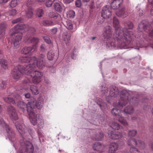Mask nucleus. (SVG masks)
Segmentation results:
<instances>
[{"mask_svg":"<svg viewBox=\"0 0 153 153\" xmlns=\"http://www.w3.org/2000/svg\"><path fill=\"white\" fill-rule=\"evenodd\" d=\"M28 65H18L15 67L13 69V77L15 79H19L22 76L25 74L29 75L32 78L33 82L38 84L40 81L41 77L42 76V73L39 71L33 70L34 68L30 69Z\"/></svg>","mask_w":153,"mask_h":153,"instance_id":"obj_1","label":"nucleus"},{"mask_svg":"<svg viewBox=\"0 0 153 153\" xmlns=\"http://www.w3.org/2000/svg\"><path fill=\"white\" fill-rule=\"evenodd\" d=\"M113 26L115 30L116 37L118 38V45L122 47L128 45L132 41V33L127 30H123L120 26L118 20L115 17L113 18Z\"/></svg>","mask_w":153,"mask_h":153,"instance_id":"obj_2","label":"nucleus"},{"mask_svg":"<svg viewBox=\"0 0 153 153\" xmlns=\"http://www.w3.org/2000/svg\"><path fill=\"white\" fill-rule=\"evenodd\" d=\"M23 30L25 31L28 30L29 32L32 33V35L36 32L34 27H30L27 24H19L16 25L10 30V35L12 36L11 43L13 45L14 49H17L20 46L22 37V33L20 31Z\"/></svg>","mask_w":153,"mask_h":153,"instance_id":"obj_3","label":"nucleus"},{"mask_svg":"<svg viewBox=\"0 0 153 153\" xmlns=\"http://www.w3.org/2000/svg\"><path fill=\"white\" fill-rule=\"evenodd\" d=\"M120 99L118 102V105L119 106L123 107L127 103H128V102L131 105H127L124 108L123 111L124 113L131 114H132L134 111V110L133 106L131 105L132 104L135 105L136 104L138 103L139 100L136 97H133L130 99L129 101L128 99L129 98V94L128 92L126 90H123L121 91L120 94Z\"/></svg>","mask_w":153,"mask_h":153,"instance_id":"obj_4","label":"nucleus"},{"mask_svg":"<svg viewBox=\"0 0 153 153\" xmlns=\"http://www.w3.org/2000/svg\"><path fill=\"white\" fill-rule=\"evenodd\" d=\"M45 56L41 54L39 56L38 59L35 56H21L19 58V60L22 63H27V65L29 66V69L35 68L37 67L39 69H42L45 65Z\"/></svg>","mask_w":153,"mask_h":153,"instance_id":"obj_5","label":"nucleus"},{"mask_svg":"<svg viewBox=\"0 0 153 153\" xmlns=\"http://www.w3.org/2000/svg\"><path fill=\"white\" fill-rule=\"evenodd\" d=\"M112 33L113 29L110 26H107L104 28L102 34L104 39H107V46L111 48H114L116 46L121 48H127V46L122 47L118 45V37H116V32L113 35Z\"/></svg>","mask_w":153,"mask_h":153,"instance_id":"obj_6","label":"nucleus"},{"mask_svg":"<svg viewBox=\"0 0 153 153\" xmlns=\"http://www.w3.org/2000/svg\"><path fill=\"white\" fill-rule=\"evenodd\" d=\"M34 149L33 145L30 141L21 140L20 146L17 153H33Z\"/></svg>","mask_w":153,"mask_h":153,"instance_id":"obj_7","label":"nucleus"},{"mask_svg":"<svg viewBox=\"0 0 153 153\" xmlns=\"http://www.w3.org/2000/svg\"><path fill=\"white\" fill-rule=\"evenodd\" d=\"M33 103L32 102H29L28 107L27 109V112L29 116V120L31 123L33 125L37 124L38 120L36 114L33 112L34 107L36 106V102L33 100Z\"/></svg>","mask_w":153,"mask_h":153,"instance_id":"obj_8","label":"nucleus"},{"mask_svg":"<svg viewBox=\"0 0 153 153\" xmlns=\"http://www.w3.org/2000/svg\"><path fill=\"white\" fill-rule=\"evenodd\" d=\"M112 114L115 116L117 117L118 121L126 127L128 126V123L126 120L123 117V114L124 113L123 111L120 110V109L116 107L113 108L111 111Z\"/></svg>","mask_w":153,"mask_h":153,"instance_id":"obj_9","label":"nucleus"},{"mask_svg":"<svg viewBox=\"0 0 153 153\" xmlns=\"http://www.w3.org/2000/svg\"><path fill=\"white\" fill-rule=\"evenodd\" d=\"M20 99L21 97L19 94H17L14 95L13 93H12L8 97H4V100L6 102L14 104Z\"/></svg>","mask_w":153,"mask_h":153,"instance_id":"obj_10","label":"nucleus"},{"mask_svg":"<svg viewBox=\"0 0 153 153\" xmlns=\"http://www.w3.org/2000/svg\"><path fill=\"white\" fill-rule=\"evenodd\" d=\"M0 125L2 127H5L7 132V135L10 139H12L14 136V133L13 130L11 128L9 125H7L4 121L3 120L0 118Z\"/></svg>","mask_w":153,"mask_h":153,"instance_id":"obj_11","label":"nucleus"},{"mask_svg":"<svg viewBox=\"0 0 153 153\" xmlns=\"http://www.w3.org/2000/svg\"><path fill=\"white\" fill-rule=\"evenodd\" d=\"M128 145L130 146H132L135 145L137 147L140 149H143L145 147V144L144 142L140 140H138V142L134 138H130L129 139L127 143Z\"/></svg>","mask_w":153,"mask_h":153,"instance_id":"obj_12","label":"nucleus"},{"mask_svg":"<svg viewBox=\"0 0 153 153\" xmlns=\"http://www.w3.org/2000/svg\"><path fill=\"white\" fill-rule=\"evenodd\" d=\"M112 9L109 6H105L102 9V16L104 19L109 18L111 15Z\"/></svg>","mask_w":153,"mask_h":153,"instance_id":"obj_13","label":"nucleus"},{"mask_svg":"<svg viewBox=\"0 0 153 153\" xmlns=\"http://www.w3.org/2000/svg\"><path fill=\"white\" fill-rule=\"evenodd\" d=\"M24 42L27 44L32 43L37 46L36 44L39 42V39L37 38H32L29 35V33H28L24 37Z\"/></svg>","mask_w":153,"mask_h":153,"instance_id":"obj_14","label":"nucleus"},{"mask_svg":"<svg viewBox=\"0 0 153 153\" xmlns=\"http://www.w3.org/2000/svg\"><path fill=\"white\" fill-rule=\"evenodd\" d=\"M152 27L146 20H144L142 21L138 25L139 29H143L146 32L149 31Z\"/></svg>","mask_w":153,"mask_h":153,"instance_id":"obj_15","label":"nucleus"},{"mask_svg":"<svg viewBox=\"0 0 153 153\" xmlns=\"http://www.w3.org/2000/svg\"><path fill=\"white\" fill-rule=\"evenodd\" d=\"M7 112L10 117L14 120L18 119V117L15 108L12 106H9L7 109Z\"/></svg>","mask_w":153,"mask_h":153,"instance_id":"obj_16","label":"nucleus"},{"mask_svg":"<svg viewBox=\"0 0 153 153\" xmlns=\"http://www.w3.org/2000/svg\"><path fill=\"white\" fill-rule=\"evenodd\" d=\"M33 100L36 101L33 98L30 101L28 102V104H26L23 101H17L18 106L20 108V110L22 111L23 112H24L26 109L27 110V109L28 107V105L29 104V103L32 102L31 103H33Z\"/></svg>","mask_w":153,"mask_h":153,"instance_id":"obj_17","label":"nucleus"},{"mask_svg":"<svg viewBox=\"0 0 153 153\" xmlns=\"http://www.w3.org/2000/svg\"><path fill=\"white\" fill-rule=\"evenodd\" d=\"M15 126L19 133L22 135H23L26 130L25 125L22 120L20 121H17L15 123Z\"/></svg>","mask_w":153,"mask_h":153,"instance_id":"obj_18","label":"nucleus"},{"mask_svg":"<svg viewBox=\"0 0 153 153\" xmlns=\"http://www.w3.org/2000/svg\"><path fill=\"white\" fill-rule=\"evenodd\" d=\"M36 48V45H33L32 47L25 46L22 48L21 52L24 54H27L30 52L34 51Z\"/></svg>","mask_w":153,"mask_h":153,"instance_id":"obj_19","label":"nucleus"},{"mask_svg":"<svg viewBox=\"0 0 153 153\" xmlns=\"http://www.w3.org/2000/svg\"><path fill=\"white\" fill-rule=\"evenodd\" d=\"M33 0H28L27 3V6L30 9L26 11V17L28 18H31L33 15V12L32 10L30 9L31 6L33 4Z\"/></svg>","mask_w":153,"mask_h":153,"instance_id":"obj_20","label":"nucleus"},{"mask_svg":"<svg viewBox=\"0 0 153 153\" xmlns=\"http://www.w3.org/2000/svg\"><path fill=\"white\" fill-rule=\"evenodd\" d=\"M109 94L111 97H115L119 95V91L118 88L114 85L110 86Z\"/></svg>","mask_w":153,"mask_h":153,"instance_id":"obj_21","label":"nucleus"},{"mask_svg":"<svg viewBox=\"0 0 153 153\" xmlns=\"http://www.w3.org/2000/svg\"><path fill=\"white\" fill-rule=\"evenodd\" d=\"M109 137L112 139L116 140L121 138L122 137V134L119 132H116L114 131H110L109 133Z\"/></svg>","mask_w":153,"mask_h":153,"instance_id":"obj_22","label":"nucleus"},{"mask_svg":"<svg viewBox=\"0 0 153 153\" xmlns=\"http://www.w3.org/2000/svg\"><path fill=\"white\" fill-rule=\"evenodd\" d=\"M118 145L116 143H112L109 145V153H114L118 150Z\"/></svg>","mask_w":153,"mask_h":153,"instance_id":"obj_23","label":"nucleus"},{"mask_svg":"<svg viewBox=\"0 0 153 153\" xmlns=\"http://www.w3.org/2000/svg\"><path fill=\"white\" fill-rule=\"evenodd\" d=\"M123 2V0H114L111 4V7L113 9H117Z\"/></svg>","mask_w":153,"mask_h":153,"instance_id":"obj_24","label":"nucleus"},{"mask_svg":"<svg viewBox=\"0 0 153 153\" xmlns=\"http://www.w3.org/2000/svg\"><path fill=\"white\" fill-rule=\"evenodd\" d=\"M128 13L126 12L125 8H123L116 13V15L119 17L125 18L128 16Z\"/></svg>","mask_w":153,"mask_h":153,"instance_id":"obj_25","label":"nucleus"},{"mask_svg":"<svg viewBox=\"0 0 153 153\" xmlns=\"http://www.w3.org/2000/svg\"><path fill=\"white\" fill-rule=\"evenodd\" d=\"M104 146L100 142L95 143L93 145V148L94 150L102 152L104 148Z\"/></svg>","mask_w":153,"mask_h":153,"instance_id":"obj_26","label":"nucleus"},{"mask_svg":"<svg viewBox=\"0 0 153 153\" xmlns=\"http://www.w3.org/2000/svg\"><path fill=\"white\" fill-rule=\"evenodd\" d=\"M71 36V34L68 32H65L63 34L62 38L67 45H68L69 41L70 40Z\"/></svg>","mask_w":153,"mask_h":153,"instance_id":"obj_27","label":"nucleus"},{"mask_svg":"<svg viewBox=\"0 0 153 153\" xmlns=\"http://www.w3.org/2000/svg\"><path fill=\"white\" fill-rule=\"evenodd\" d=\"M6 27V25L5 23L0 24V39H3L5 33V29Z\"/></svg>","mask_w":153,"mask_h":153,"instance_id":"obj_28","label":"nucleus"},{"mask_svg":"<svg viewBox=\"0 0 153 153\" xmlns=\"http://www.w3.org/2000/svg\"><path fill=\"white\" fill-rule=\"evenodd\" d=\"M103 137V135L102 133L99 132L98 133L92 136V139L95 140H101Z\"/></svg>","mask_w":153,"mask_h":153,"instance_id":"obj_29","label":"nucleus"},{"mask_svg":"<svg viewBox=\"0 0 153 153\" xmlns=\"http://www.w3.org/2000/svg\"><path fill=\"white\" fill-rule=\"evenodd\" d=\"M124 25L125 26V29H124V30H125V31H126V30H127L128 29H132L133 27V23L131 22L130 21L127 22H126L124 24ZM123 30H124V29H123ZM128 31H129V30H128ZM129 31H130V30H129ZM131 32L132 33H133L132 31H131ZM133 33V36L132 38V39L133 38V37L134 36V35L133 34V33Z\"/></svg>","mask_w":153,"mask_h":153,"instance_id":"obj_30","label":"nucleus"},{"mask_svg":"<svg viewBox=\"0 0 153 153\" xmlns=\"http://www.w3.org/2000/svg\"><path fill=\"white\" fill-rule=\"evenodd\" d=\"M53 7L55 10L58 12H61L63 10L62 6L58 3H55Z\"/></svg>","mask_w":153,"mask_h":153,"instance_id":"obj_31","label":"nucleus"},{"mask_svg":"<svg viewBox=\"0 0 153 153\" xmlns=\"http://www.w3.org/2000/svg\"><path fill=\"white\" fill-rule=\"evenodd\" d=\"M96 102L97 103V104L99 105L101 109L102 110L104 109V107H105V105H106V104L105 103H103L102 102V99L98 97L96 99Z\"/></svg>","mask_w":153,"mask_h":153,"instance_id":"obj_32","label":"nucleus"},{"mask_svg":"<svg viewBox=\"0 0 153 153\" xmlns=\"http://www.w3.org/2000/svg\"><path fill=\"white\" fill-rule=\"evenodd\" d=\"M41 24L43 26L46 27L53 26L54 25V23L52 21L49 20H44Z\"/></svg>","mask_w":153,"mask_h":153,"instance_id":"obj_33","label":"nucleus"},{"mask_svg":"<svg viewBox=\"0 0 153 153\" xmlns=\"http://www.w3.org/2000/svg\"><path fill=\"white\" fill-rule=\"evenodd\" d=\"M35 100H36V106L34 107V108L37 107L38 109H40L42 108L43 105V100L42 99L39 100L37 102L36 100L35 99Z\"/></svg>","mask_w":153,"mask_h":153,"instance_id":"obj_34","label":"nucleus"},{"mask_svg":"<svg viewBox=\"0 0 153 153\" xmlns=\"http://www.w3.org/2000/svg\"><path fill=\"white\" fill-rule=\"evenodd\" d=\"M23 83L24 84H26L28 85V87L26 88L22 89H21V91L22 92L24 91L25 92V91H27L28 89V88H29V86L30 85L29 84L30 83V80L28 79V78L25 77V79Z\"/></svg>","mask_w":153,"mask_h":153,"instance_id":"obj_35","label":"nucleus"},{"mask_svg":"<svg viewBox=\"0 0 153 153\" xmlns=\"http://www.w3.org/2000/svg\"><path fill=\"white\" fill-rule=\"evenodd\" d=\"M30 89L33 94L36 95L38 94V91L36 86L34 85H31Z\"/></svg>","mask_w":153,"mask_h":153,"instance_id":"obj_36","label":"nucleus"},{"mask_svg":"<svg viewBox=\"0 0 153 153\" xmlns=\"http://www.w3.org/2000/svg\"><path fill=\"white\" fill-rule=\"evenodd\" d=\"M68 29L72 30L73 28V24L69 20L67 21L64 25Z\"/></svg>","mask_w":153,"mask_h":153,"instance_id":"obj_37","label":"nucleus"},{"mask_svg":"<svg viewBox=\"0 0 153 153\" xmlns=\"http://www.w3.org/2000/svg\"><path fill=\"white\" fill-rule=\"evenodd\" d=\"M111 127L115 130H119L120 128V125L118 123L114 122L112 124Z\"/></svg>","mask_w":153,"mask_h":153,"instance_id":"obj_38","label":"nucleus"},{"mask_svg":"<svg viewBox=\"0 0 153 153\" xmlns=\"http://www.w3.org/2000/svg\"><path fill=\"white\" fill-rule=\"evenodd\" d=\"M48 16L50 17L51 18H53L54 19H56L57 18L58 15L57 13L52 12L49 13Z\"/></svg>","mask_w":153,"mask_h":153,"instance_id":"obj_39","label":"nucleus"},{"mask_svg":"<svg viewBox=\"0 0 153 153\" xmlns=\"http://www.w3.org/2000/svg\"><path fill=\"white\" fill-rule=\"evenodd\" d=\"M44 14V11L42 9H39L38 10L36 13V15L39 17L42 16Z\"/></svg>","mask_w":153,"mask_h":153,"instance_id":"obj_40","label":"nucleus"},{"mask_svg":"<svg viewBox=\"0 0 153 153\" xmlns=\"http://www.w3.org/2000/svg\"><path fill=\"white\" fill-rule=\"evenodd\" d=\"M55 0H46L45 5L47 7H51Z\"/></svg>","mask_w":153,"mask_h":153,"instance_id":"obj_41","label":"nucleus"},{"mask_svg":"<svg viewBox=\"0 0 153 153\" xmlns=\"http://www.w3.org/2000/svg\"><path fill=\"white\" fill-rule=\"evenodd\" d=\"M130 153H140L139 151L134 147H131L129 150Z\"/></svg>","mask_w":153,"mask_h":153,"instance_id":"obj_42","label":"nucleus"},{"mask_svg":"<svg viewBox=\"0 0 153 153\" xmlns=\"http://www.w3.org/2000/svg\"><path fill=\"white\" fill-rule=\"evenodd\" d=\"M75 12L74 11L72 10H70L67 14L68 17H69L70 18H73L75 16Z\"/></svg>","mask_w":153,"mask_h":153,"instance_id":"obj_43","label":"nucleus"},{"mask_svg":"<svg viewBox=\"0 0 153 153\" xmlns=\"http://www.w3.org/2000/svg\"><path fill=\"white\" fill-rule=\"evenodd\" d=\"M137 131L136 130H132L129 131L128 132V135L129 137H133L136 134Z\"/></svg>","mask_w":153,"mask_h":153,"instance_id":"obj_44","label":"nucleus"},{"mask_svg":"<svg viewBox=\"0 0 153 153\" xmlns=\"http://www.w3.org/2000/svg\"><path fill=\"white\" fill-rule=\"evenodd\" d=\"M38 126L40 128H42L44 123V121L42 119H39L37 121Z\"/></svg>","mask_w":153,"mask_h":153,"instance_id":"obj_45","label":"nucleus"},{"mask_svg":"<svg viewBox=\"0 0 153 153\" xmlns=\"http://www.w3.org/2000/svg\"><path fill=\"white\" fill-rule=\"evenodd\" d=\"M54 56V53H52L51 52H49L47 54L48 59L49 60H52Z\"/></svg>","mask_w":153,"mask_h":153,"instance_id":"obj_46","label":"nucleus"},{"mask_svg":"<svg viewBox=\"0 0 153 153\" xmlns=\"http://www.w3.org/2000/svg\"><path fill=\"white\" fill-rule=\"evenodd\" d=\"M101 91L102 93L104 94H107L108 91L107 86L106 85L104 87L103 86L101 88Z\"/></svg>","mask_w":153,"mask_h":153,"instance_id":"obj_47","label":"nucleus"},{"mask_svg":"<svg viewBox=\"0 0 153 153\" xmlns=\"http://www.w3.org/2000/svg\"><path fill=\"white\" fill-rule=\"evenodd\" d=\"M43 39L44 41L48 44H51V41L49 37L47 36H44Z\"/></svg>","mask_w":153,"mask_h":153,"instance_id":"obj_48","label":"nucleus"},{"mask_svg":"<svg viewBox=\"0 0 153 153\" xmlns=\"http://www.w3.org/2000/svg\"><path fill=\"white\" fill-rule=\"evenodd\" d=\"M8 13L9 15L14 16L16 13V10L14 9H12L11 10H9L8 12Z\"/></svg>","mask_w":153,"mask_h":153,"instance_id":"obj_49","label":"nucleus"},{"mask_svg":"<svg viewBox=\"0 0 153 153\" xmlns=\"http://www.w3.org/2000/svg\"><path fill=\"white\" fill-rule=\"evenodd\" d=\"M23 21V19L21 18H19L13 20L12 23L13 24H15L19 22H22Z\"/></svg>","mask_w":153,"mask_h":153,"instance_id":"obj_50","label":"nucleus"},{"mask_svg":"<svg viewBox=\"0 0 153 153\" xmlns=\"http://www.w3.org/2000/svg\"><path fill=\"white\" fill-rule=\"evenodd\" d=\"M47 49L45 45L44 44H42L40 46V50L42 52L45 51Z\"/></svg>","mask_w":153,"mask_h":153,"instance_id":"obj_51","label":"nucleus"},{"mask_svg":"<svg viewBox=\"0 0 153 153\" xmlns=\"http://www.w3.org/2000/svg\"><path fill=\"white\" fill-rule=\"evenodd\" d=\"M75 5L78 7H80L81 6V2L80 0H76L75 1Z\"/></svg>","mask_w":153,"mask_h":153,"instance_id":"obj_52","label":"nucleus"},{"mask_svg":"<svg viewBox=\"0 0 153 153\" xmlns=\"http://www.w3.org/2000/svg\"><path fill=\"white\" fill-rule=\"evenodd\" d=\"M51 31L52 34H55L57 32V28H55L52 29L51 30Z\"/></svg>","mask_w":153,"mask_h":153,"instance_id":"obj_53","label":"nucleus"},{"mask_svg":"<svg viewBox=\"0 0 153 153\" xmlns=\"http://www.w3.org/2000/svg\"><path fill=\"white\" fill-rule=\"evenodd\" d=\"M74 0H63V2L65 4H69L74 1Z\"/></svg>","mask_w":153,"mask_h":153,"instance_id":"obj_54","label":"nucleus"},{"mask_svg":"<svg viewBox=\"0 0 153 153\" xmlns=\"http://www.w3.org/2000/svg\"><path fill=\"white\" fill-rule=\"evenodd\" d=\"M9 0H0V4H3L7 3Z\"/></svg>","mask_w":153,"mask_h":153,"instance_id":"obj_55","label":"nucleus"},{"mask_svg":"<svg viewBox=\"0 0 153 153\" xmlns=\"http://www.w3.org/2000/svg\"><path fill=\"white\" fill-rule=\"evenodd\" d=\"M25 97L26 98H28L30 97V94L29 93H27L25 94Z\"/></svg>","mask_w":153,"mask_h":153,"instance_id":"obj_56","label":"nucleus"},{"mask_svg":"<svg viewBox=\"0 0 153 153\" xmlns=\"http://www.w3.org/2000/svg\"><path fill=\"white\" fill-rule=\"evenodd\" d=\"M5 84H6V82H4V81L2 82V84L1 85V87L2 86V85H3L2 88H5Z\"/></svg>","mask_w":153,"mask_h":153,"instance_id":"obj_57","label":"nucleus"},{"mask_svg":"<svg viewBox=\"0 0 153 153\" xmlns=\"http://www.w3.org/2000/svg\"><path fill=\"white\" fill-rule=\"evenodd\" d=\"M139 12H140V13H139L140 16H142L143 14V11L142 10H139Z\"/></svg>","mask_w":153,"mask_h":153,"instance_id":"obj_58","label":"nucleus"},{"mask_svg":"<svg viewBox=\"0 0 153 153\" xmlns=\"http://www.w3.org/2000/svg\"><path fill=\"white\" fill-rule=\"evenodd\" d=\"M150 12L151 15H153V6L150 10Z\"/></svg>","mask_w":153,"mask_h":153,"instance_id":"obj_59","label":"nucleus"},{"mask_svg":"<svg viewBox=\"0 0 153 153\" xmlns=\"http://www.w3.org/2000/svg\"><path fill=\"white\" fill-rule=\"evenodd\" d=\"M148 1L149 3H150L151 4H153V0H148Z\"/></svg>","mask_w":153,"mask_h":153,"instance_id":"obj_60","label":"nucleus"},{"mask_svg":"<svg viewBox=\"0 0 153 153\" xmlns=\"http://www.w3.org/2000/svg\"><path fill=\"white\" fill-rule=\"evenodd\" d=\"M132 120H136L137 121V118L135 117H132Z\"/></svg>","mask_w":153,"mask_h":153,"instance_id":"obj_61","label":"nucleus"},{"mask_svg":"<svg viewBox=\"0 0 153 153\" xmlns=\"http://www.w3.org/2000/svg\"><path fill=\"white\" fill-rule=\"evenodd\" d=\"M37 1L39 2H42L44 1L45 0H36Z\"/></svg>","mask_w":153,"mask_h":153,"instance_id":"obj_62","label":"nucleus"},{"mask_svg":"<svg viewBox=\"0 0 153 153\" xmlns=\"http://www.w3.org/2000/svg\"><path fill=\"white\" fill-rule=\"evenodd\" d=\"M151 149L153 150V143L152 144L151 146Z\"/></svg>","mask_w":153,"mask_h":153,"instance_id":"obj_63","label":"nucleus"},{"mask_svg":"<svg viewBox=\"0 0 153 153\" xmlns=\"http://www.w3.org/2000/svg\"><path fill=\"white\" fill-rule=\"evenodd\" d=\"M90 0H82L84 2H87L88 1Z\"/></svg>","mask_w":153,"mask_h":153,"instance_id":"obj_64","label":"nucleus"}]
</instances>
